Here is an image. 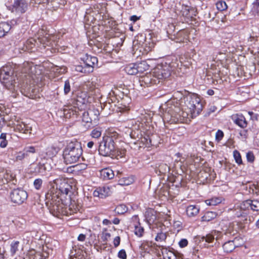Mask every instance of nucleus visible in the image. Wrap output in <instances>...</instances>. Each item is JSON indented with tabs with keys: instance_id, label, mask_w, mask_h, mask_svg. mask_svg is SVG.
<instances>
[{
	"instance_id": "f257e3e1",
	"label": "nucleus",
	"mask_w": 259,
	"mask_h": 259,
	"mask_svg": "<svg viewBox=\"0 0 259 259\" xmlns=\"http://www.w3.org/2000/svg\"><path fill=\"white\" fill-rule=\"evenodd\" d=\"M42 72V67L34 66L32 63L23 64V75L18 79L14 75V70L9 66L3 67L0 70V79L4 85L11 92L13 97L16 98L19 92L23 93L27 85L36 82Z\"/></svg>"
},
{
	"instance_id": "f03ea898",
	"label": "nucleus",
	"mask_w": 259,
	"mask_h": 259,
	"mask_svg": "<svg viewBox=\"0 0 259 259\" xmlns=\"http://www.w3.org/2000/svg\"><path fill=\"white\" fill-rule=\"evenodd\" d=\"M185 107L182 111L177 105L172 104L174 100H170L166 104V113L164 118L167 122H187L193 117L197 116L202 110L203 102L196 94H190L184 98Z\"/></svg>"
},
{
	"instance_id": "7ed1b4c3",
	"label": "nucleus",
	"mask_w": 259,
	"mask_h": 259,
	"mask_svg": "<svg viewBox=\"0 0 259 259\" xmlns=\"http://www.w3.org/2000/svg\"><path fill=\"white\" fill-rule=\"evenodd\" d=\"M50 185L51 188L46 194L45 203L54 216L61 218L69 213L63 197L68 194L71 186L68 183L67 179L62 178L50 182Z\"/></svg>"
},
{
	"instance_id": "20e7f679",
	"label": "nucleus",
	"mask_w": 259,
	"mask_h": 259,
	"mask_svg": "<svg viewBox=\"0 0 259 259\" xmlns=\"http://www.w3.org/2000/svg\"><path fill=\"white\" fill-rule=\"evenodd\" d=\"M82 150L80 143L75 141L69 143L63 151V158L66 164H72L78 161Z\"/></svg>"
},
{
	"instance_id": "39448f33",
	"label": "nucleus",
	"mask_w": 259,
	"mask_h": 259,
	"mask_svg": "<svg viewBox=\"0 0 259 259\" xmlns=\"http://www.w3.org/2000/svg\"><path fill=\"white\" fill-rule=\"evenodd\" d=\"M116 133H109L103 137L99 147V153L104 156H110L115 152L114 140L117 138Z\"/></svg>"
},
{
	"instance_id": "423d86ee",
	"label": "nucleus",
	"mask_w": 259,
	"mask_h": 259,
	"mask_svg": "<svg viewBox=\"0 0 259 259\" xmlns=\"http://www.w3.org/2000/svg\"><path fill=\"white\" fill-rule=\"evenodd\" d=\"M100 111L94 106L90 107L83 112L82 116V125L85 130L88 129L93 124H97L99 120Z\"/></svg>"
},
{
	"instance_id": "0eeeda50",
	"label": "nucleus",
	"mask_w": 259,
	"mask_h": 259,
	"mask_svg": "<svg viewBox=\"0 0 259 259\" xmlns=\"http://www.w3.org/2000/svg\"><path fill=\"white\" fill-rule=\"evenodd\" d=\"M53 38L54 36H51L49 34H46L45 36L41 37L39 36L38 37V41L35 38H30L26 41L22 50L24 51H30L32 52L33 51V49L36 45H38V44H39L40 46L42 45L44 48L46 47V45L48 46H52L53 47V44H55L54 42L53 43Z\"/></svg>"
},
{
	"instance_id": "6e6552de",
	"label": "nucleus",
	"mask_w": 259,
	"mask_h": 259,
	"mask_svg": "<svg viewBox=\"0 0 259 259\" xmlns=\"http://www.w3.org/2000/svg\"><path fill=\"white\" fill-rule=\"evenodd\" d=\"M171 70L170 66L166 63L158 64L153 69L151 73L153 77L151 79V82L154 84L159 83L160 80L169 76Z\"/></svg>"
},
{
	"instance_id": "1a4fd4ad",
	"label": "nucleus",
	"mask_w": 259,
	"mask_h": 259,
	"mask_svg": "<svg viewBox=\"0 0 259 259\" xmlns=\"http://www.w3.org/2000/svg\"><path fill=\"white\" fill-rule=\"evenodd\" d=\"M93 100L92 97L85 91L79 92L76 97L74 107L79 110L83 109L87 103L91 102Z\"/></svg>"
},
{
	"instance_id": "9d476101",
	"label": "nucleus",
	"mask_w": 259,
	"mask_h": 259,
	"mask_svg": "<svg viewBox=\"0 0 259 259\" xmlns=\"http://www.w3.org/2000/svg\"><path fill=\"white\" fill-rule=\"evenodd\" d=\"M27 198V192L22 189H15L12 191L10 195L11 201L18 204L23 203Z\"/></svg>"
},
{
	"instance_id": "9b49d317",
	"label": "nucleus",
	"mask_w": 259,
	"mask_h": 259,
	"mask_svg": "<svg viewBox=\"0 0 259 259\" xmlns=\"http://www.w3.org/2000/svg\"><path fill=\"white\" fill-rule=\"evenodd\" d=\"M113 191L112 186H104L102 187L97 188L93 192V195L95 197L101 198H105L111 195Z\"/></svg>"
},
{
	"instance_id": "f8f14e48",
	"label": "nucleus",
	"mask_w": 259,
	"mask_h": 259,
	"mask_svg": "<svg viewBox=\"0 0 259 259\" xmlns=\"http://www.w3.org/2000/svg\"><path fill=\"white\" fill-rule=\"evenodd\" d=\"M157 215L158 213L157 212L152 209H148L147 210L145 213V217L147 222L150 225L152 224H154L153 225L154 226H158V224L156 222L157 220V222H159V219Z\"/></svg>"
},
{
	"instance_id": "ddd939ff",
	"label": "nucleus",
	"mask_w": 259,
	"mask_h": 259,
	"mask_svg": "<svg viewBox=\"0 0 259 259\" xmlns=\"http://www.w3.org/2000/svg\"><path fill=\"white\" fill-rule=\"evenodd\" d=\"M14 127L15 130L24 134H30L31 127L25 124L23 121L16 120L14 123Z\"/></svg>"
},
{
	"instance_id": "4468645a",
	"label": "nucleus",
	"mask_w": 259,
	"mask_h": 259,
	"mask_svg": "<svg viewBox=\"0 0 259 259\" xmlns=\"http://www.w3.org/2000/svg\"><path fill=\"white\" fill-rule=\"evenodd\" d=\"M86 252L82 249L73 247L70 253V259H85Z\"/></svg>"
},
{
	"instance_id": "2eb2a0df",
	"label": "nucleus",
	"mask_w": 259,
	"mask_h": 259,
	"mask_svg": "<svg viewBox=\"0 0 259 259\" xmlns=\"http://www.w3.org/2000/svg\"><path fill=\"white\" fill-rule=\"evenodd\" d=\"M27 8V5L23 0H15L13 5V11L21 13L25 12Z\"/></svg>"
},
{
	"instance_id": "dca6fc26",
	"label": "nucleus",
	"mask_w": 259,
	"mask_h": 259,
	"mask_svg": "<svg viewBox=\"0 0 259 259\" xmlns=\"http://www.w3.org/2000/svg\"><path fill=\"white\" fill-rule=\"evenodd\" d=\"M15 176L10 170H5L0 173V179H2L3 184L8 183L14 179Z\"/></svg>"
},
{
	"instance_id": "f3484780",
	"label": "nucleus",
	"mask_w": 259,
	"mask_h": 259,
	"mask_svg": "<svg viewBox=\"0 0 259 259\" xmlns=\"http://www.w3.org/2000/svg\"><path fill=\"white\" fill-rule=\"evenodd\" d=\"M100 176L104 180L112 179L114 177L113 171L109 168H103L100 170Z\"/></svg>"
},
{
	"instance_id": "a211bd4d",
	"label": "nucleus",
	"mask_w": 259,
	"mask_h": 259,
	"mask_svg": "<svg viewBox=\"0 0 259 259\" xmlns=\"http://www.w3.org/2000/svg\"><path fill=\"white\" fill-rule=\"evenodd\" d=\"M82 60L85 65L88 67H93L98 63V59L96 57L85 55Z\"/></svg>"
},
{
	"instance_id": "6ab92c4d",
	"label": "nucleus",
	"mask_w": 259,
	"mask_h": 259,
	"mask_svg": "<svg viewBox=\"0 0 259 259\" xmlns=\"http://www.w3.org/2000/svg\"><path fill=\"white\" fill-rule=\"evenodd\" d=\"M139 127V125H137V124L134 125L130 128V130H128L127 133L129 134L131 138L134 139L138 140L140 138V137L141 136V132L138 128Z\"/></svg>"
},
{
	"instance_id": "aec40b11",
	"label": "nucleus",
	"mask_w": 259,
	"mask_h": 259,
	"mask_svg": "<svg viewBox=\"0 0 259 259\" xmlns=\"http://www.w3.org/2000/svg\"><path fill=\"white\" fill-rule=\"evenodd\" d=\"M233 119L236 124L241 127H245L247 125V122L245 117L242 114H237L233 115Z\"/></svg>"
},
{
	"instance_id": "412c9836",
	"label": "nucleus",
	"mask_w": 259,
	"mask_h": 259,
	"mask_svg": "<svg viewBox=\"0 0 259 259\" xmlns=\"http://www.w3.org/2000/svg\"><path fill=\"white\" fill-rule=\"evenodd\" d=\"M49 72L46 73V75L50 78H54L57 77L59 74V71L60 70V67L57 66H54L53 64L51 65V66L49 67Z\"/></svg>"
},
{
	"instance_id": "4be33fe9",
	"label": "nucleus",
	"mask_w": 259,
	"mask_h": 259,
	"mask_svg": "<svg viewBox=\"0 0 259 259\" xmlns=\"http://www.w3.org/2000/svg\"><path fill=\"white\" fill-rule=\"evenodd\" d=\"M158 226L161 227V231L159 232L155 230V227L154 226L153 227V231L157 233V235L155 237V240L157 241L162 242L163 241L166 237L165 232H163V227L161 226L160 223L158 224Z\"/></svg>"
},
{
	"instance_id": "5701e85b",
	"label": "nucleus",
	"mask_w": 259,
	"mask_h": 259,
	"mask_svg": "<svg viewBox=\"0 0 259 259\" xmlns=\"http://www.w3.org/2000/svg\"><path fill=\"white\" fill-rule=\"evenodd\" d=\"M199 212V208L194 205H191L187 207L186 213L189 217H194Z\"/></svg>"
},
{
	"instance_id": "b1692460",
	"label": "nucleus",
	"mask_w": 259,
	"mask_h": 259,
	"mask_svg": "<svg viewBox=\"0 0 259 259\" xmlns=\"http://www.w3.org/2000/svg\"><path fill=\"white\" fill-rule=\"evenodd\" d=\"M84 27L88 30L87 34L89 36L93 34L95 35V36H93V38L96 37V33H97V30L99 29L98 26L94 25L92 26L91 24L86 22Z\"/></svg>"
},
{
	"instance_id": "393cba45",
	"label": "nucleus",
	"mask_w": 259,
	"mask_h": 259,
	"mask_svg": "<svg viewBox=\"0 0 259 259\" xmlns=\"http://www.w3.org/2000/svg\"><path fill=\"white\" fill-rule=\"evenodd\" d=\"M125 71L129 75H135L138 73L137 64H130L125 68Z\"/></svg>"
},
{
	"instance_id": "a878e982",
	"label": "nucleus",
	"mask_w": 259,
	"mask_h": 259,
	"mask_svg": "<svg viewBox=\"0 0 259 259\" xmlns=\"http://www.w3.org/2000/svg\"><path fill=\"white\" fill-rule=\"evenodd\" d=\"M11 29L10 25L6 22L0 23V37L4 36Z\"/></svg>"
},
{
	"instance_id": "bb28decb",
	"label": "nucleus",
	"mask_w": 259,
	"mask_h": 259,
	"mask_svg": "<svg viewBox=\"0 0 259 259\" xmlns=\"http://www.w3.org/2000/svg\"><path fill=\"white\" fill-rule=\"evenodd\" d=\"M138 73H143L149 69V65L146 61H143L137 64Z\"/></svg>"
},
{
	"instance_id": "cd10ccee",
	"label": "nucleus",
	"mask_w": 259,
	"mask_h": 259,
	"mask_svg": "<svg viewBox=\"0 0 259 259\" xmlns=\"http://www.w3.org/2000/svg\"><path fill=\"white\" fill-rule=\"evenodd\" d=\"M135 181L134 177L133 176L124 177L119 180V184L120 185L128 186L133 184Z\"/></svg>"
},
{
	"instance_id": "c85d7f7f",
	"label": "nucleus",
	"mask_w": 259,
	"mask_h": 259,
	"mask_svg": "<svg viewBox=\"0 0 259 259\" xmlns=\"http://www.w3.org/2000/svg\"><path fill=\"white\" fill-rule=\"evenodd\" d=\"M223 199L222 197H213L205 200V203L207 205H216L221 203Z\"/></svg>"
},
{
	"instance_id": "c756f323",
	"label": "nucleus",
	"mask_w": 259,
	"mask_h": 259,
	"mask_svg": "<svg viewBox=\"0 0 259 259\" xmlns=\"http://www.w3.org/2000/svg\"><path fill=\"white\" fill-rule=\"evenodd\" d=\"M163 257L164 259H177V256L172 251L164 249L162 251Z\"/></svg>"
},
{
	"instance_id": "7c9ffc66",
	"label": "nucleus",
	"mask_w": 259,
	"mask_h": 259,
	"mask_svg": "<svg viewBox=\"0 0 259 259\" xmlns=\"http://www.w3.org/2000/svg\"><path fill=\"white\" fill-rule=\"evenodd\" d=\"M58 152V149L54 146H50L46 149V155L49 158L55 156Z\"/></svg>"
},
{
	"instance_id": "2f4dec72",
	"label": "nucleus",
	"mask_w": 259,
	"mask_h": 259,
	"mask_svg": "<svg viewBox=\"0 0 259 259\" xmlns=\"http://www.w3.org/2000/svg\"><path fill=\"white\" fill-rule=\"evenodd\" d=\"M225 251L227 252H231L235 247V245L233 241H229L226 242L223 246Z\"/></svg>"
},
{
	"instance_id": "473e14b6",
	"label": "nucleus",
	"mask_w": 259,
	"mask_h": 259,
	"mask_svg": "<svg viewBox=\"0 0 259 259\" xmlns=\"http://www.w3.org/2000/svg\"><path fill=\"white\" fill-rule=\"evenodd\" d=\"M216 217V213L212 211H208L201 218L202 221L209 222Z\"/></svg>"
},
{
	"instance_id": "72a5a7b5",
	"label": "nucleus",
	"mask_w": 259,
	"mask_h": 259,
	"mask_svg": "<svg viewBox=\"0 0 259 259\" xmlns=\"http://www.w3.org/2000/svg\"><path fill=\"white\" fill-rule=\"evenodd\" d=\"M218 234H219V232L214 231L212 232V234L207 235L205 237H203L202 239L208 243L212 242L214 239V236Z\"/></svg>"
},
{
	"instance_id": "f704fd0d",
	"label": "nucleus",
	"mask_w": 259,
	"mask_h": 259,
	"mask_svg": "<svg viewBox=\"0 0 259 259\" xmlns=\"http://www.w3.org/2000/svg\"><path fill=\"white\" fill-rule=\"evenodd\" d=\"M137 141L143 143L146 147H149L151 144V140L148 139V137H142V135Z\"/></svg>"
},
{
	"instance_id": "c9c22d12",
	"label": "nucleus",
	"mask_w": 259,
	"mask_h": 259,
	"mask_svg": "<svg viewBox=\"0 0 259 259\" xmlns=\"http://www.w3.org/2000/svg\"><path fill=\"white\" fill-rule=\"evenodd\" d=\"M115 210L118 214H123L127 211V207L124 204H120L115 208Z\"/></svg>"
},
{
	"instance_id": "e433bc0d",
	"label": "nucleus",
	"mask_w": 259,
	"mask_h": 259,
	"mask_svg": "<svg viewBox=\"0 0 259 259\" xmlns=\"http://www.w3.org/2000/svg\"><path fill=\"white\" fill-rule=\"evenodd\" d=\"M126 150L122 149H115V152L111 155H116L118 158H122L125 155Z\"/></svg>"
},
{
	"instance_id": "4c0bfd02",
	"label": "nucleus",
	"mask_w": 259,
	"mask_h": 259,
	"mask_svg": "<svg viewBox=\"0 0 259 259\" xmlns=\"http://www.w3.org/2000/svg\"><path fill=\"white\" fill-rule=\"evenodd\" d=\"M102 131L100 128H96L94 129L91 133V136L93 138H99L101 137Z\"/></svg>"
},
{
	"instance_id": "58836bf2",
	"label": "nucleus",
	"mask_w": 259,
	"mask_h": 259,
	"mask_svg": "<svg viewBox=\"0 0 259 259\" xmlns=\"http://www.w3.org/2000/svg\"><path fill=\"white\" fill-rule=\"evenodd\" d=\"M19 244V241H14L12 242L11 244L10 251L12 255H14L18 251Z\"/></svg>"
},
{
	"instance_id": "ea45409f",
	"label": "nucleus",
	"mask_w": 259,
	"mask_h": 259,
	"mask_svg": "<svg viewBox=\"0 0 259 259\" xmlns=\"http://www.w3.org/2000/svg\"><path fill=\"white\" fill-rule=\"evenodd\" d=\"M174 100V103H173L172 104V108L174 109V106H177L179 108V105H180V103L179 102H180V100H178L177 99H171L169 100H168L166 103H165V104L164 105H162L161 107L163 109H164L165 110V112L163 113V116H164V114L166 113V108H167V106H166V104L167 103V102L170 100ZM163 119L164 120V121H167L166 120H165L164 118V116H163Z\"/></svg>"
},
{
	"instance_id": "a19ab883",
	"label": "nucleus",
	"mask_w": 259,
	"mask_h": 259,
	"mask_svg": "<svg viewBox=\"0 0 259 259\" xmlns=\"http://www.w3.org/2000/svg\"><path fill=\"white\" fill-rule=\"evenodd\" d=\"M217 62H220L222 64H224L226 61V56L224 53H219L215 58Z\"/></svg>"
},
{
	"instance_id": "79ce46f5",
	"label": "nucleus",
	"mask_w": 259,
	"mask_h": 259,
	"mask_svg": "<svg viewBox=\"0 0 259 259\" xmlns=\"http://www.w3.org/2000/svg\"><path fill=\"white\" fill-rule=\"evenodd\" d=\"M216 7L219 11H224L227 9V5L224 1H219L216 3Z\"/></svg>"
},
{
	"instance_id": "37998d69",
	"label": "nucleus",
	"mask_w": 259,
	"mask_h": 259,
	"mask_svg": "<svg viewBox=\"0 0 259 259\" xmlns=\"http://www.w3.org/2000/svg\"><path fill=\"white\" fill-rule=\"evenodd\" d=\"M233 157L235 159L236 162L238 164H241L242 163V158L240 155V153L237 151L235 150L233 152Z\"/></svg>"
},
{
	"instance_id": "c03bdc74",
	"label": "nucleus",
	"mask_w": 259,
	"mask_h": 259,
	"mask_svg": "<svg viewBox=\"0 0 259 259\" xmlns=\"http://www.w3.org/2000/svg\"><path fill=\"white\" fill-rule=\"evenodd\" d=\"M46 170V167L44 164L39 163L37 165L35 170L37 173L40 174L41 175H44Z\"/></svg>"
},
{
	"instance_id": "a18cd8bd",
	"label": "nucleus",
	"mask_w": 259,
	"mask_h": 259,
	"mask_svg": "<svg viewBox=\"0 0 259 259\" xmlns=\"http://www.w3.org/2000/svg\"><path fill=\"white\" fill-rule=\"evenodd\" d=\"M144 233V229L140 225H136L135 227V234L138 237H141Z\"/></svg>"
},
{
	"instance_id": "49530a36",
	"label": "nucleus",
	"mask_w": 259,
	"mask_h": 259,
	"mask_svg": "<svg viewBox=\"0 0 259 259\" xmlns=\"http://www.w3.org/2000/svg\"><path fill=\"white\" fill-rule=\"evenodd\" d=\"M250 208L254 211L259 210V201L256 200H251Z\"/></svg>"
},
{
	"instance_id": "de8ad7c7",
	"label": "nucleus",
	"mask_w": 259,
	"mask_h": 259,
	"mask_svg": "<svg viewBox=\"0 0 259 259\" xmlns=\"http://www.w3.org/2000/svg\"><path fill=\"white\" fill-rule=\"evenodd\" d=\"M26 156V154L25 153V152H19L16 153L15 158V161H22L24 159V158Z\"/></svg>"
},
{
	"instance_id": "09e8293b",
	"label": "nucleus",
	"mask_w": 259,
	"mask_h": 259,
	"mask_svg": "<svg viewBox=\"0 0 259 259\" xmlns=\"http://www.w3.org/2000/svg\"><path fill=\"white\" fill-rule=\"evenodd\" d=\"M251 200H247L241 203L240 204V208L241 209H246L250 208Z\"/></svg>"
},
{
	"instance_id": "8fccbe9b",
	"label": "nucleus",
	"mask_w": 259,
	"mask_h": 259,
	"mask_svg": "<svg viewBox=\"0 0 259 259\" xmlns=\"http://www.w3.org/2000/svg\"><path fill=\"white\" fill-rule=\"evenodd\" d=\"M24 152L26 154V156L29 153H34L36 152L35 148L33 146H27L24 149Z\"/></svg>"
},
{
	"instance_id": "3c124183",
	"label": "nucleus",
	"mask_w": 259,
	"mask_h": 259,
	"mask_svg": "<svg viewBox=\"0 0 259 259\" xmlns=\"http://www.w3.org/2000/svg\"><path fill=\"white\" fill-rule=\"evenodd\" d=\"M42 184V180L41 179H35L33 182L34 187L37 190H39L40 189Z\"/></svg>"
},
{
	"instance_id": "603ef678",
	"label": "nucleus",
	"mask_w": 259,
	"mask_h": 259,
	"mask_svg": "<svg viewBox=\"0 0 259 259\" xmlns=\"http://www.w3.org/2000/svg\"><path fill=\"white\" fill-rule=\"evenodd\" d=\"M29 254L32 255V257H33V255H34L35 259H43L41 258V254L39 252H36L35 250H30L29 251Z\"/></svg>"
},
{
	"instance_id": "864d4df0",
	"label": "nucleus",
	"mask_w": 259,
	"mask_h": 259,
	"mask_svg": "<svg viewBox=\"0 0 259 259\" xmlns=\"http://www.w3.org/2000/svg\"><path fill=\"white\" fill-rule=\"evenodd\" d=\"M111 235L109 233L107 232V229H104L102 233V239L103 241H107L110 239Z\"/></svg>"
},
{
	"instance_id": "5fc2aeb1",
	"label": "nucleus",
	"mask_w": 259,
	"mask_h": 259,
	"mask_svg": "<svg viewBox=\"0 0 259 259\" xmlns=\"http://www.w3.org/2000/svg\"><path fill=\"white\" fill-rule=\"evenodd\" d=\"M70 91V85L69 81L67 80L65 81L64 85V92L65 94H68Z\"/></svg>"
},
{
	"instance_id": "6e6d98bb",
	"label": "nucleus",
	"mask_w": 259,
	"mask_h": 259,
	"mask_svg": "<svg viewBox=\"0 0 259 259\" xmlns=\"http://www.w3.org/2000/svg\"><path fill=\"white\" fill-rule=\"evenodd\" d=\"M246 158L248 162H253L254 160V156L252 152H248L246 154Z\"/></svg>"
},
{
	"instance_id": "4d7b16f0",
	"label": "nucleus",
	"mask_w": 259,
	"mask_h": 259,
	"mask_svg": "<svg viewBox=\"0 0 259 259\" xmlns=\"http://www.w3.org/2000/svg\"><path fill=\"white\" fill-rule=\"evenodd\" d=\"M87 167V165L84 163H80L75 166V169L79 171L85 169Z\"/></svg>"
},
{
	"instance_id": "13d9d810",
	"label": "nucleus",
	"mask_w": 259,
	"mask_h": 259,
	"mask_svg": "<svg viewBox=\"0 0 259 259\" xmlns=\"http://www.w3.org/2000/svg\"><path fill=\"white\" fill-rule=\"evenodd\" d=\"M224 136V133L222 131L219 130L215 134V139L219 141L222 140Z\"/></svg>"
},
{
	"instance_id": "bf43d9fd",
	"label": "nucleus",
	"mask_w": 259,
	"mask_h": 259,
	"mask_svg": "<svg viewBox=\"0 0 259 259\" xmlns=\"http://www.w3.org/2000/svg\"><path fill=\"white\" fill-rule=\"evenodd\" d=\"M150 246V244L148 242H144L140 245L141 249L144 251H146L148 250V247Z\"/></svg>"
},
{
	"instance_id": "052dcab7",
	"label": "nucleus",
	"mask_w": 259,
	"mask_h": 259,
	"mask_svg": "<svg viewBox=\"0 0 259 259\" xmlns=\"http://www.w3.org/2000/svg\"><path fill=\"white\" fill-rule=\"evenodd\" d=\"M118 256L121 259H126V254L124 250H120L118 253Z\"/></svg>"
},
{
	"instance_id": "680f3d73",
	"label": "nucleus",
	"mask_w": 259,
	"mask_h": 259,
	"mask_svg": "<svg viewBox=\"0 0 259 259\" xmlns=\"http://www.w3.org/2000/svg\"><path fill=\"white\" fill-rule=\"evenodd\" d=\"M159 170L162 172H165L169 170V167L166 164H162L159 166Z\"/></svg>"
},
{
	"instance_id": "e2e57ef3",
	"label": "nucleus",
	"mask_w": 259,
	"mask_h": 259,
	"mask_svg": "<svg viewBox=\"0 0 259 259\" xmlns=\"http://www.w3.org/2000/svg\"><path fill=\"white\" fill-rule=\"evenodd\" d=\"M179 246L181 247H185L188 245V241L186 239H181L179 242Z\"/></svg>"
},
{
	"instance_id": "0e129e2a",
	"label": "nucleus",
	"mask_w": 259,
	"mask_h": 259,
	"mask_svg": "<svg viewBox=\"0 0 259 259\" xmlns=\"http://www.w3.org/2000/svg\"><path fill=\"white\" fill-rule=\"evenodd\" d=\"M138 49H139V47L137 46L136 44H134V47H133V51H135L134 54H135L137 57L139 56H140V55H141L140 53L141 52V49H139V52H138Z\"/></svg>"
},
{
	"instance_id": "69168bd1",
	"label": "nucleus",
	"mask_w": 259,
	"mask_h": 259,
	"mask_svg": "<svg viewBox=\"0 0 259 259\" xmlns=\"http://www.w3.org/2000/svg\"><path fill=\"white\" fill-rule=\"evenodd\" d=\"M75 70L79 72L84 73L85 70L81 65H77L75 66Z\"/></svg>"
},
{
	"instance_id": "338daca9",
	"label": "nucleus",
	"mask_w": 259,
	"mask_h": 259,
	"mask_svg": "<svg viewBox=\"0 0 259 259\" xmlns=\"http://www.w3.org/2000/svg\"><path fill=\"white\" fill-rule=\"evenodd\" d=\"M120 239L118 236L116 237L113 240V244L115 247H117L120 244Z\"/></svg>"
},
{
	"instance_id": "774afa93",
	"label": "nucleus",
	"mask_w": 259,
	"mask_h": 259,
	"mask_svg": "<svg viewBox=\"0 0 259 259\" xmlns=\"http://www.w3.org/2000/svg\"><path fill=\"white\" fill-rule=\"evenodd\" d=\"M176 156L177 157V159H176V160H179L181 162H184L185 161V158L184 157H182V154L180 153H177L176 154Z\"/></svg>"
}]
</instances>
